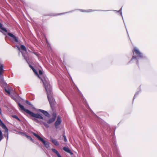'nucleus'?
<instances>
[{
  "mask_svg": "<svg viewBox=\"0 0 157 157\" xmlns=\"http://www.w3.org/2000/svg\"><path fill=\"white\" fill-rule=\"evenodd\" d=\"M94 11V10H86L85 12L86 13H90Z\"/></svg>",
  "mask_w": 157,
  "mask_h": 157,
  "instance_id": "a211bd4d",
  "label": "nucleus"
},
{
  "mask_svg": "<svg viewBox=\"0 0 157 157\" xmlns=\"http://www.w3.org/2000/svg\"><path fill=\"white\" fill-rule=\"evenodd\" d=\"M63 149L64 151L70 153L71 154H72V153L71 152V151L68 147H65L63 148Z\"/></svg>",
  "mask_w": 157,
  "mask_h": 157,
  "instance_id": "ddd939ff",
  "label": "nucleus"
},
{
  "mask_svg": "<svg viewBox=\"0 0 157 157\" xmlns=\"http://www.w3.org/2000/svg\"><path fill=\"white\" fill-rule=\"evenodd\" d=\"M63 14V13H58L57 14H53V15H52V16H57L58 15H60L62 14Z\"/></svg>",
  "mask_w": 157,
  "mask_h": 157,
  "instance_id": "5701e85b",
  "label": "nucleus"
},
{
  "mask_svg": "<svg viewBox=\"0 0 157 157\" xmlns=\"http://www.w3.org/2000/svg\"><path fill=\"white\" fill-rule=\"evenodd\" d=\"M0 125L2 127V128L4 129L6 132H8V129L6 127V126L4 125V124L2 122V121L0 119Z\"/></svg>",
  "mask_w": 157,
  "mask_h": 157,
  "instance_id": "9d476101",
  "label": "nucleus"
},
{
  "mask_svg": "<svg viewBox=\"0 0 157 157\" xmlns=\"http://www.w3.org/2000/svg\"><path fill=\"white\" fill-rule=\"evenodd\" d=\"M33 134L34 136L36 137L39 140L41 141L44 144V146L48 148L49 147V143L45 141L43 138H41L40 136L38 135L36 133L33 132Z\"/></svg>",
  "mask_w": 157,
  "mask_h": 157,
  "instance_id": "20e7f679",
  "label": "nucleus"
},
{
  "mask_svg": "<svg viewBox=\"0 0 157 157\" xmlns=\"http://www.w3.org/2000/svg\"><path fill=\"white\" fill-rule=\"evenodd\" d=\"M79 11L80 12H85L86 10L80 9V10H79Z\"/></svg>",
  "mask_w": 157,
  "mask_h": 157,
  "instance_id": "393cba45",
  "label": "nucleus"
},
{
  "mask_svg": "<svg viewBox=\"0 0 157 157\" xmlns=\"http://www.w3.org/2000/svg\"><path fill=\"white\" fill-rule=\"evenodd\" d=\"M132 52L133 55L131 60V61L133 59H139L140 58H142L143 57V56L142 53L136 47L134 48Z\"/></svg>",
  "mask_w": 157,
  "mask_h": 157,
  "instance_id": "f03ea898",
  "label": "nucleus"
},
{
  "mask_svg": "<svg viewBox=\"0 0 157 157\" xmlns=\"http://www.w3.org/2000/svg\"><path fill=\"white\" fill-rule=\"evenodd\" d=\"M20 134L21 135H22L23 136H25V137L27 138L28 139L30 140H31L32 141H33V139H32V137L31 136L27 135L25 133H23V132H20Z\"/></svg>",
  "mask_w": 157,
  "mask_h": 157,
  "instance_id": "9b49d317",
  "label": "nucleus"
},
{
  "mask_svg": "<svg viewBox=\"0 0 157 157\" xmlns=\"http://www.w3.org/2000/svg\"><path fill=\"white\" fill-rule=\"evenodd\" d=\"M17 48H18V49H19V47H18V46H17Z\"/></svg>",
  "mask_w": 157,
  "mask_h": 157,
  "instance_id": "7c9ffc66",
  "label": "nucleus"
},
{
  "mask_svg": "<svg viewBox=\"0 0 157 157\" xmlns=\"http://www.w3.org/2000/svg\"><path fill=\"white\" fill-rule=\"evenodd\" d=\"M20 50H21V52L23 56L26 60H27L28 55L26 47L24 45H21Z\"/></svg>",
  "mask_w": 157,
  "mask_h": 157,
  "instance_id": "39448f33",
  "label": "nucleus"
},
{
  "mask_svg": "<svg viewBox=\"0 0 157 157\" xmlns=\"http://www.w3.org/2000/svg\"><path fill=\"white\" fill-rule=\"evenodd\" d=\"M61 121L60 118L58 116L57 117V120L55 123V125L56 128L57 129L59 128V126L61 124Z\"/></svg>",
  "mask_w": 157,
  "mask_h": 157,
  "instance_id": "0eeeda50",
  "label": "nucleus"
},
{
  "mask_svg": "<svg viewBox=\"0 0 157 157\" xmlns=\"http://www.w3.org/2000/svg\"><path fill=\"white\" fill-rule=\"evenodd\" d=\"M20 109L22 110L25 112L27 114H28L30 117H33V120L35 121L37 123H39L41 124H43L46 128L49 127V125L44 122H43L41 121H40L38 120V119H43V117L39 113H35L32 112L29 110L28 109L24 108L23 106L20 105Z\"/></svg>",
  "mask_w": 157,
  "mask_h": 157,
  "instance_id": "f257e3e1",
  "label": "nucleus"
},
{
  "mask_svg": "<svg viewBox=\"0 0 157 157\" xmlns=\"http://www.w3.org/2000/svg\"><path fill=\"white\" fill-rule=\"evenodd\" d=\"M25 102L28 105H31V104L30 103V102L28 101L27 100H26L25 101Z\"/></svg>",
  "mask_w": 157,
  "mask_h": 157,
  "instance_id": "b1692460",
  "label": "nucleus"
},
{
  "mask_svg": "<svg viewBox=\"0 0 157 157\" xmlns=\"http://www.w3.org/2000/svg\"><path fill=\"white\" fill-rule=\"evenodd\" d=\"M3 67L2 66H0V75H1L3 72Z\"/></svg>",
  "mask_w": 157,
  "mask_h": 157,
  "instance_id": "dca6fc26",
  "label": "nucleus"
},
{
  "mask_svg": "<svg viewBox=\"0 0 157 157\" xmlns=\"http://www.w3.org/2000/svg\"><path fill=\"white\" fill-rule=\"evenodd\" d=\"M18 106H20V104L19 103H18Z\"/></svg>",
  "mask_w": 157,
  "mask_h": 157,
  "instance_id": "c756f323",
  "label": "nucleus"
},
{
  "mask_svg": "<svg viewBox=\"0 0 157 157\" xmlns=\"http://www.w3.org/2000/svg\"><path fill=\"white\" fill-rule=\"evenodd\" d=\"M58 157H62L61 156V155H58Z\"/></svg>",
  "mask_w": 157,
  "mask_h": 157,
  "instance_id": "cd10ccee",
  "label": "nucleus"
},
{
  "mask_svg": "<svg viewBox=\"0 0 157 157\" xmlns=\"http://www.w3.org/2000/svg\"><path fill=\"white\" fill-rule=\"evenodd\" d=\"M56 117V113H53L52 114V118L49 119L47 121V123L50 124L53 122L55 121Z\"/></svg>",
  "mask_w": 157,
  "mask_h": 157,
  "instance_id": "423d86ee",
  "label": "nucleus"
},
{
  "mask_svg": "<svg viewBox=\"0 0 157 157\" xmlns=\"http://www.w3.org/2000/svg\"><path fill=\"white\" fill-rule=\"evenodd\" d=\"M0 29H1V30H2L3 31H4L6 32H7V30L5 28H3L2 27V25L0 23Z\"/></svg>",
  "mask_w": 157,
  "mask_h": 157,
  "instance_id": "2eb2a0df",
  "label": "nucleus"
},
{
  "mask_svg": "<svg viewBox=\"0 0 157 157\" xmlns=\"http://www.w3.org/2000/svg\"><path fill=\"white\" fill-rule=\"evenodd\" d=\"M3 138L2 134V132L0 130V141Z\"/></svg>",
  "mask_w": 157,
  "mask_h": 157,
  "instance_id": "6ab92c4d",
  "label": "nucleus"
},
{
  "mask_svg": "<svg viewBox=\"0 0 157 157\" xmlns=\"http://www.w3.org/2000/svg\"><path fill=\"white\" fill-rule=\"evenodd\" d=\"M39 74L40 75H41L42 74V72L41 70L39 71Z\"/></svg>",
  "mask_w": 157,
  "mask_h": 157,
  "instance_id": "a878e982",
  "label": "nucleus"
},
{
  "mask_svg": "<svg viewBox=\"0 0 157 157\" xmlns=\"http://www.w3.org/2000/svg\"><path fill=\"white\" fill-rule=\"evenodd\" d=\"M51 142L54 144L56 146H57L59 145V144L57 140L56 139H54L52 138H51Z\"/></svg>",
  "mask_w": 157,
  "mask_h": 157,
  "instance_id": "f8f14e48",
  "label": "nucleus"
},
{
  "mask_svg": "<svg viewBox=\"0 0 157 157\" xmlns=\"http://www.w3.org/2000/svg\"><path fill=\"white\" fill-rule=\"evenodd\" d=\"M138 64V60H137V62H136V64Z\"/></svg>",
  "mask_w": 157,
  "mask_h": 157,
  "instance_id": "c85d7f7f",
  "label": "nucleus"
},
{
  "mask_svg": "<svg viewBox=\"0 0 157 157\" xmlns=\"http://www.w3.org/2000/svg\"><path fill=\"white\" fill-rule=\"evenodd\" d=\"M63 137L64 138V140L65 142H66L67 141V139L65 135H63Z\"/></svg>",
  "mask_w": 157,
  "mask_h": 157,
  "instance_id": "aec40b11",
  "label": "nucleus"
},
{
  "mask_svg": "<svg viewBox=\"0 0 157 157\" xmlns=\"http://www.w3.org/2000/svg\"><path fill=\"white\" fill-rule=\"evenodd\" d=\"M45 89L47 92V98L49 103L51 106H52L54 104V101L52 96V92L50 89H47L46 87H45Z\"/></svg>",
  "mask_w": 157,
  "mask_h": 157,
  "instance_id": "7ed1b4c3",
  "label": "nucleus"
},
{
  "mask_svg": "<svg viewBox=\"0 0 157 157\" xmlns=\"http://www.w3.org/2000/svg\"><path fill=\"white\" fill-rule=\"evenodd\" d=\"M39 111L41 113H43L44 115H45L46 117H50V115L49 113L46 111L41 109H39Z\"/></svg>",
  "mask_w": 157,
  "mask_h": 157,
  "instance_id": "1a4fd4ad",
  "label": "nucleus"
},
{
  "mask_svg": "<svg viewBox=\"0 0 157 157\" xmlns=\"http://www.w3.org/2000/svg\"><path fill=\"white\" fill-rule=\"evenodd\" d=\"M29 67L32 69V70H33V68H34L31 65H29Z\"/></svg>",
  "mask_w": 157,
  "mask_h": 157,
  "instance_id": "bb28decb",
  "label": "nucleus"
},
{
  "mask_svg": "<svg viewBox=\"0 0 157 157\" xmlns=\"http://www.w3.org/2000/svg\"><path fill=\"white\" fill-rule=\"evenodd\" d=\"M5 90L9 94H10V90L9 88L6 89Z\"/></svg>",
  "mask_w": 157,
  "mask_h": 157,
  "instance_id": "f3484780",
  "label": "nucleus"
},
{
  "mask_svg": "<svg viewBox=\"0 0 157 157\" xmlns=\"http://www.w3.org/2000/svg\"><path fill=\"white\" fill-rule=\"evenodd\" d=\"M33 71L36 74L38 75V74L37 73V72L36 71V70L34 68H33Z\"/></svg>",
  "mask_w": 157,
  "mask_h": 157,
  "instance_id": "4be33fe9",
  "label": "nucleus"
},
{
  "mask_svg": "<svg viewBox=\"0 0 157 157\" xmlns=\"http://www.w3.org/2000/svg\"><path fill=\"white\" fill-rule=\"evenodd\" d=\"M52 150L53 151V152L55 153L57 155V156L60 155L58 152L56 150V149L54 148H52Z\"/></svg>",
  "mask_w": 157,
  "mask_h": 157,
  "instance_id": "4468645a",
  "label": "nucleus"
},
{
  "mask_svg": "<svg viewBox=\"0 0 157 157\" xmlns=\"http://www.w3.org/2000/svg\"><path fill=\"white\" fill-rule=\"evenodd\" d=\"M12 117H13L14 118H15L17 119V120H19V118L17 117V116H16V115H12Z\"/></svg>",
  "mask_w": 157,
  "mask_h": 157,
  "instance_id": "412c9836",
  "label": "nucleus"
},
{
  "mask_svg": "<svg viewBox=\"0 0 157 157\" xmlns=\"http://www.w3.org/2000/svg\"><path fill=\"white\" fill-rule=\"evenodd\" d=\"M8 34L10 37H11V39L13 40L14 41L16 42H18V38H17L16 36L13 34L11 33H8Z\"/></svg>",
  "mask_w": 157,
  "mask_h": 157,
  "instance_id": "6e6552de",
  "label": "nucleus"
}]
</instances>
